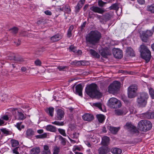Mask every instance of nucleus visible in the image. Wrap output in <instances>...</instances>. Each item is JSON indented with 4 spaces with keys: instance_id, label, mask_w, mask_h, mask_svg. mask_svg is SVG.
<instances>
[{
    "instance_id": "f257e3e1",
    "label": "nucleus",
    "mask_w": 154,
    "mask_h": 154,
    "mask_svg": "<svg viewBox=\"0 0 154 154\" xmlns=\"http://www.w3.org/2000/svg\"><path fill=\"white\" fill-rule=\"evenodd\" d=\"M85 92L92 98H99L102 96V94L99 90L98 86L94 83H92L87 86Z\"/></svg>"
},
{
    "instance_id": "f03ea898",
    "label": "nucleus",
    "mask_w": 154,
    "mask_h": 154,
    "mask_svg": "<svg viewBox=\"0 0 154 154\" xmlns=\"http://www.w3.org/2000/svg\"><path fill=\"white\" fill-rule=\"evenodd\" d=\"M139 51L141 57L146 60V63L148 62L151 57V53L148 48L142 44L139 48Z\"/></svg>"
},
{
    "instance_id": "7ed1b4c3",
    "label": "nucleus",
    "mask_w": 154,
    "mask_h": 154,
    "mask_svg": "<svg viewBox=\"0 0 154 154\" xmlns=\"http://www.w3.org/2000/svg\"><path fill=\"white\" fill-rule=\"evenodd\" d=\"M151 123L149 121L143 120L140 121L138 124V128L141 131H146L150 130L152 127Z\"/></svg>"
},
{
    "instance_id": "20e7f679",
    "label": "nucleus",
    "mask_w": 154,
    "mask_h": 154,
    "mask_svg": "<svg viewBox=\"0 0 154 154\" xmlns=\"http://www.w3.org/2000/svg\"><path fill=\"white\" fill-rule=\"evenodd\" d=\"M149 97V95L147 93L144 92L140 93L137 100L138 105L141 107L145 106Z\"/></svg>"
},
{
    "instance_id": "39448f33",
    "label": "nucleus",
    "mask_w": 154,
    "mask_h": 154,
    "mask_svg": "<svg viewBox=\"0 0 154 154\" xmlns=\"http://www.w3.org/2000/svg\"><path fill=\"white\" fill-rule=\"evenodd\" d=\"M120 87V82L115 81L109 85L108 87V91L110 93L114 94L118 91Z\"/></svg>"
},
{
    "instance_id": "423d86ee",
    "label": "nucleus",
    "mask_w": 154,
    "mask_h": 154,
    "mask_svg": "<svg viewBox=\"0 0 154 154\" xmlns=\"http://www.w3.org/2000/svg\"><path fill=\"white\" fill-rule=\"evenodd\" d=\"M108 106L114 108H119L121 106V103L120 101L114 97L110 98L107 103Z\"/></svg>"
},
{
    "instance_id": "0eeeda50",
    "label": "nucleus",
    "mask_w": 154,
    "mask_h": 154,
    "mask_svg": "<svg viewBox=\"0 0 154 154\" xmlns=\"http://www.w3.org/2000/svg\"><path fill=\"white\" fill-rule=\"evenodd\" d=\"M137 88L136 85H133L128 88V97L129 98H134L136 96Z\"/></svg>"
},
{
    "instance_id": "6e6552de",
    "label": "nucleus",
    "mask_w": 154,
    "mask_h": 154,
    "mask_svg": "<svg viewBox=\"0 0 154 154\" xmlns=\"http://www.w3.org/2000/svg\"><path fill=\"white\" fill-rule=\"evenodd\" d=\"M124 128L132 134H138L139 131L136 127L132 125L131 122H127L124 126Z\"/></svg>"
},
{
    "instance_id": "1a4fd4ad",
    "label": "nucleus",
    "mask_w": 154,
    "mask_h": 154,
    "mask_svg": "<svg viewBox=\"0 0 154 154\" xmlns=\"http://www.w3.org/2000/svg\"><path fill=\"white\" fill-rule=\"evenodd\" d=\"M101 35L97 30L91 31L86 36V38H100Z\"/></svg>"
},
{
    "instance_id": "9d476101",
    "label": "nucleus",
    "mask_w": 154,
    "mask_h": 154,
    "mask_svg": "<svg viewBox=\"0 0 154 154\" xmlns=\"http://www.w3.org/2000/svg\"><path fill=\"white\" fill-rule=\"evenodd\" d=\"M99 52L101 55L103 57H107V56L111 54V50L107 48H102L99 50Z\"/></svg>"
},
{
    "instance_id": "9b49d317",
    "label": "nucleus",
    "mask_w": 154,
    "mask_h": 154,
    "mask_svg": "<svg viewBox=\"0 0 154 154\" xmlns=\"http://www.w3.org/2000/svg\"><path fill=\"white\" fill-rule=\"evenodd\" d=\"M113 54L116 58L121 59L123 57V53L122 50L119 48H114L112 49Z\"/></svg>"
},
{
    "instance_id": "f8f14e48",
    "label": "nucleus",
    "mask_w": 154,
    "mask_h": 154,
    "mask_svg": "<svg viewBox=\"0 0 154 154\" xmlns=\"http://www.w3.org/2000/svg\"><path fill=\"white\" fill-rule=\"evenodd\" d=\"M153 34V32L150 30H147L142 31L140 33V37L141 38H147L150 37Z\"/></svg>"
},
{
    "instance_id": "ddd939ff",
    "label": "nucleus",
    "mask_w": 154,
    "mask_h": 154,
    "mask_svg": "<svg viewBox=\"0 0 154 154\" xmlns=\"http://www.w3.org/2000/svg\"><path fill=\"white\" fill-rule=\"evenodd\" d=\"M90 10L96 13L103 14L104 12V9L103 8H100L97 6H93L91 7Z\"/></svg>"
},
{
    "instance_id": "4468645a",
    "label": "nucleus",
    "mask_w": 154,
    "mask_h": 154,
    "mask_svg": "<svg viewBox=\"0 0 154 154\" xmlns=\"http://www.w3.org/2000/svg\"><path fill=\"white\" fill-rule=\"evenodd\" d=\"M64 111L60 109H58L57 111V115L55 118L57 120H61L64 117Z\"/></svg>"
},
{
    "instance_id": "2eb2a0df",
    "label": "nucleus",
    "mask_w": 154,
    "mask_h": 154,
    "mask_svg": "<svg viewBox=\"0 0 154 154\" xmlns=\"http://www.w3.org/2000/svg\"><path fill=\"white\" fill-rule=\"evenodd\" d=\"M35 131L32 128L27 129L26 131V137L29 139H31L35 135Z\"/></svg>"
},
{
    "instance_id": "dca6fc26",
    "label": "nucleus",
    "mask_w": 154,
    "mask_h": 154,
    "mask_svg": "<svg viewBox=\"0 0 154 154\" xmlns=\"http://www.w3.org/2000/svg\"><path fill=\"white\" fill-rule=\"evenodd\" d=\"M112 17V15L109 13H106L103 15V19H101V23H105Z\"/></svg>"
},
{
    "instance_id": "f3484780",
    "label": "nucleus",
    "mask_w": 154,
    "mask_h": 154,
    "mask_svg": "<svg viewBox=\"0 0 154 154\" xmlns=\"http://www.w3.org/2000/svg\"><path fill=\"white\" fill-rule=\"evenodd\" d=\"M75 93L78 94L79 96L82 97V90L83 88L81 84H79L76 86Z\"/></svg>"
},
{
    "instance_id": "a211bd4d",
    "label": "nucleus",
    "mask_w": 154,
    "mask_h": 154,
    "mask_svg": "<svg viewBox=\"0 0 154 154\" xmlns=\"http://www.w3.org/2000/svg\"><path fill=\"white\" fill-rule=\"evenodd\" d=\"M82 118L85 121L89 122L94 119V116L91 114L86 113L82 116Z\"/></svg>"
},
{
    "instance_id": "6ab92c4d",
    "label": "nucleus",
    "mask_w": 154,
    "mask_h": 154,
    "mask_svg": "<svg viewBox=\"0 0 154 154\" xmlns=\"http://www.w3.org/2000/svg\"><path fill=\"white\" fill-rule=\"evenodd\" d=\"M109 140L110 139L109 137L106 136H104L102 137L101 143L102 145L104 146H107L109 143Z\"/></svg>"
},
{
    "instance_id": "aec40b11",
    "label": "nucleus",
    "mask_w": 154,
    "mask_h": 154,
    "mask_svg": "<svg viewBox=\"0 0 154 154\" xmlns=\"http://www.w3.org/2000/svg\"><path fill=\"white\" fill-rule=\"evenodd\" d=\"M15 118L16 119L18 120H22L25 119V117H24V114L22 112L17 111V113H16Z\"/></svg>"
},
{
    "instance_id": "412c9836",
    "label": "nucleus",
    "mask_w": 154,
    "mask_h": 154,
    "mask_svg": "<svg viewBox=\"0 0 154 154\" xmlns=\"http://www.w3.org/2000/svg\"><path fill=\"white\" fill-rule=\"evenodd\" d=\"M40 152V149L38 147H35L29 151L30 154H38Z\"/></svg>"
},
{
    "instance_id": "4be33fe9",
    "label": "nucleus",
    "mask_w": 154,
    "mask_h": 154,
    "mask_svg": "<svg viewBox=\"0 0 154 154\" xmlns=\"http://www.w3.org/2000/svg\"><path fill=\"white\" fill-rule=\"evenodd\" d=\"M144 117L145 118L150 119L154 118V112H146L143 114Z\"/></svg>"
},
{
    "instance_id": "5701e85b",
    "label": "nucleus",
    "mask_w": 154,
    "mask_h": 154,
    "mask_svg": "<svg viewBox=\"0 0 154 154\" xmlns=\"http://www.w3.org/2000/svg\"><path fill=\"white\" fill-rule=\"evenodd\" d=\"M111 152L113 154H120L122 152V150L120 148L114 147L111 149Z\"/></svg>"
},
{
    "instance_id": "b1692460",
    "label": "nucleus",
    "mask_w": 154,
    "mask_h": 154,
    "mask_svg": "<svg viewBox=\"0 0 154 154\" xmlns=\"http://www.w3.org/2000/svg\"><path fill=\"white\" fill-rule=\"evenodd\" d=\"M125 109H118L115 110V113L116 115L119 116L122 115H125L126 112L125 111Z\"/></svg>"
},
{
    "instance_id": "393cba45",
    "label": "nucleus",
    "mask_w": 154,
    "mask_h": 154,
    "mask_svg": "<svg viewBox=\"0 0 154 154\" xmlns=\"http://www.w3.org/2000/svg\"><path fill=\"white\" fill-rule=\"evenodd\" d=\"M120 127H114L110 126L109 128V130L113 134H116L119 130L120 129Z\"/></svg>"
},
{
    "instance_id": "a878e982",
    "label": "nucleus",
    "mask_w": 154,
    "mask_h": 154,
    "mask_svg": "<svg viewBox=\"0 0 154 154\" xmlns=\"http://www.w3.org/2000/svg\"><path fill=\"white\" fill-rule=\"evenodd\" d=\"M46 130L49 131L55 132L57 131L55 127L51 125H48L46 127Z\"/></svg>"
},
{
    "instance_id": "bb28decb",
    "label": "nucleus",
    "mask_w": 154,
    "mask_h": 154,
    "mask_svg": "<svg viewBox=\"0 0 154 154\" xmlns=\"http://www.w3.org/2000/svg\"><path fill=\"white\" fill-rule=\"evenodd\" d=\"M84 3H82V2H81L80 1L77 4V5L75 7V12L77 13H78L79 10H80L81 8L82 7Z\"/></svg>"
},
{
    "instance_id": "cd10ccee",
    "label": "nucleus",
    "mask_w": 154,
    "mask_h": 154,
    "mask_svg": "<svg viewBox=\"0 0 154 154\" xmlns=\"http://www.w3.org/2000/svg\"><path fill=\"white\" fill-rule=\"evenodd\" d=\"M89 52L92 56L94 57L98 58H100V55L99 54L94 50L90 49Z\"/></svg>"
},
{
    "instance_id": "c85d7f7f",
    "label": "nucleus",
    "mask_w": 154,
    "mask_h": 154,
    "mask_svg": "<svg viewBox=\"0 0 154 154\" xmlns=\"http://www.w3.org/2000/svg\"><path fill=\"white\" fill-rule=\"evenodd\" d=\"M54 109L53 107H50L46 110V112L51 117L54 116Z\"/></svg>"
},
{
    "instance_id": "c756f323",
    "label": "nucleus",
    "mask_w": 154,
    "mask_h": 154,
    "mask_svg": "<svg viewBox=\"0 0 154 154\" xmlns=\"http://www.w3.org/2000/svg\"><path fill=\"white\" fill-rule=\"evenodd\" d=\"M42 152L47 154H51V152L50 150L49 149V146L47 145H45L44 146L43 150Z\"/></svg>"
},
{
    "instance_id": "7c9ffc66",
    "label": "nucleus",
    "mask_w": 154,
    "mask_h": 154,
    "mask_svg": "<svg viewBox=\"0 0 154 154\" xmlns=\"http://www.w3.org/2000/svg\"><path fill=\"white\" fill-rule=\"evenodd\" d=\"M126 52L130 56L134 57L135 56L134 51L133 49L130 47L127 48L126 50Z\"/></svg>"
},
{
    "instance_id": "2f4dec72",
    "label": "nucleus",
    "mask_w": 154,
    "mask_h": 154,
    "mask_svg": "<svg viewBox=\"0 0 154 154\" xmlns=\"http://www.w3.org/2000/svg\"><path fill=\"white\" fill-rule=\"evenodd\" d=\"M45 51L44 48H42L37 49L35 52V54L38 56H39L41 55L42 53Z\"/></svg>"
},
{
    "instance_id": "473e14b6",
    "label": "nucleus",
    "mask_w": 154,
    "mask_h": 154,
    "mask_svg": "<svg viewBox=\"0 0 154 154\" xmlns=\"http://www.w3.org/2000/svg\"><path fill=\"white\" fill-rule=\"evenodd\" d=\"M18 30V28L14 27L11 28L9 29L8 30V31L10 32V33L12 34H15L17 33Z\"/></svg>"
},
{
    "instance_id": "72a5a7b5",
    "label": "nucleus",
    "mask_w": 154,
    "mask_h": 154,
    "mask_svg": "<svg viewBox=\"0 0 154 154\" xmlns=\"http://www.w3.org/2000/svg\"><path fill=\"white\" fill-rule=\"evenodd\" d=\"M22 122H20L17 123L15 126L20 131H21L22 129H23L25 128V126L23 125H22Z\"/></svg>"
},
{
    "instance_id": "f704fd0d",
    "label": "nucleus",
    "mask_w": 154,
    "mask_h": 154,
    "mask_svg": "<svg viewBox=\"0 0 154 154\" xmlns=\"http://www.w3.org/2000/svg\"><path fill=\"white\" fill-rule=\"evenodd\" d=\"M97 117L99 122L100 123H102L105 119L104 116L102 114L97 115Z\"/></svg>"
},
{
    "instance_id": "c9c22d12",
    "label": "nucleus",
    "mask_w": 154,
    "mask_h": 154,
    "mask_svg": "<svg viewBox=\"0 0 154 154\" xmlns=\"http://www.w3.org/2000/svg\"><path fill=\"white\" fill-rule=\"evenodd\" d=\"M11 146L12 147H15L19 144L18 141L16 140L12 139L11 140Z\"/></svg>"
},
{
    "instance_id": "e433bc0d",
    "label": "nucleus",
    "mask_w": 154,
    "mask_h": 154,
    "mask_svg": "<svg viewBox=\"0 0 154 154\" xmlns=\"http://www.w3.org/2000/svg\"><path fill=\"white\" fill-rule=\"evenodd\" d=\"M100 39H86V41L92 44H95L98 42Z\"/></svg>"
},
{
    "instance_id": "4c0bfd02",
    "label": "nucleus",
    "mask_w": 154,
    "mask_h": 154,
    "mask_svg": "<svg viewBox=\"0 0 154 154\" xmlns=\"http://www.w3.org/2000/svg\"><path fill=\"white\" fill-rule=\"evenodd\" d=\"M74 28V26H71L68 30L67 32V37L68 38H70L72 36V31L73 30Z\"/></svg>"
},
{
    "instance_id": "58836bf2",
    "label": "nucleus",
    "mask_w": 154,
    "mask_h": 154,
    "mask_svg": "<svg viewBox=\"0 0 154 154\" xmlns=\"http://www.w3.org/2000/svg\"><path fill=\"white\" fill-rule=\"evenodd\" d=\"M59 140L60 141L61 143L63 146H65L66 145V139L65 138H63L62 136L60 135L59 136Z\"/></svg>"
},
{
    "instance_id": "ea45409f",
    "label": "nucleus",
    "mask_w": 154,
    "mask_h": 154,
    "mask_svg": "<svg viewBox=\"0 0 154 154\" xmlns=\"http://www.w3.org/2000/svg\"><path fill=\"white\" fill-rule=\"evenodd\" d=\"M60 148L57 146H55L53 148V154H58L60 152Z\"/></svg>"
},
{
    "instance_id": "a19ab883",
    "label": "nucleus",
    "mask_w": 154,
    "mask_h": 154,
    "mask_svg": "<svg viewBox=\"0 0 154 154\" xmlns=\"http://www.w3.org/2000/svg\"><path fill=\"white\" fill-rule=\"evenodd\" d=\"M109 8L110 9L112 10H118L119 9V7L117 4L115 3L112 4L111 6H110Z\"/></svg>"
},
{
    "instance_id": "79ce46f5",
    "label": "nucleus",
    "mask_w": 154,
    "mask_h": 154,
    "mask_svg": "<svg viewBox=\"0 0 154 154\" xmlns=\"http://www.w3.org/2000/svg\"><path fill=\"white\" fill-rule=\"evenodd\" d=\"M149 93L152 98L154 99V90L152 88H150L149 89Z\"/></svg>"
},
{
    "instance_id": "37998d69",
    "label": "nucleus",
    "mask_w": 154,
    "mask_h": 154,
    "mask_svg": "<svg viewBox=\"0 0 154 154\" xmlns=\"http://www.w3.org/2000/svg\"><path fill=\"white\" fill-rule=\"evenodd\" d=\"M147 10L151 13H154V4H152L148 7Z\"/></svg>"
},
{
    "instance_id": "c03bdc74",
    "label": "nucleus",
    "mask_w": 154,
    "mask_h": 154,
    "mask_svg": "<svg viewBox=\"0 0 154 154\" xmlns=\"http://www.w3.org/2000/svg\"><path fill=\"white\" fill-rule=\"evenodd\" d=\"M52 123L58 126H63L64 125V123L63 122H59L58 121H55L54 122H52Z\"/></svg>"
},
{
    "instance_id": "a18cd8bd",
    "label": "nucleus",
    "mask_w": 154,
    "mask_h": 154,
    "mask_svg": "<svg viewBox=\"0 0 154 154\" xmlns=\"http://www.w3.org/2000/svg\"><path fill=\"white\" fill-rule=\"evenodd\" d=\"M106 3V2H104L102 0H99L98 2V5L100 7H103Z\"/></svg>"
},
{
    "instance_id": "49530a36",
    "label": "nucleus",
    "mask_w": 154,
    "mask_h": 154,
    "mask_svg": "<svg viewBox=\"0 0 154 154\" xmlns=\"http://www.w3.org/2000/svg\"><path fill=\"white\" fill-rule=\"evenodd\" d=\"M93 105L95 106L98 107L101 110H102V104L100 103H94Z\"/></svg>"
},
{
    "instance_id": "de8ad7c7",
    "label": "nucleus",
    "mask_w": 154,
    "mask_h": 154,
    "mask_svg": "<svg viewBox=\"0 0 154 154\" xmlns=\"http://www.w3.org/2000/svg\"><path fill=\"white\" fill-rule=\"evenodd\" d=\"M58 131L61 135L64 136H66V134L65 130L63 129L59 128L58 129Z\"/></svg>"
},
{
    "instance_id": "09e8293b",
    "label": "nucleus",
    "mask_w": 154,
    "mask_h": 154,
    "mask_svg": "<svg viewBox=\"0 0 154 154\" xmlns=\"http://www.w3.org/2000/svg\"><path fill=\"white\" fill-rule=\"evenodd\" d=\"M69 48L70 50L72 52H73L75 53H76L77 50L76 48V47H74L73 45H71L69 47Z\"/></svg>"
},
{
    "instance_id": "8fccbe9b",
    "label": "nucleus",
    "mask_w": 154,
    "mask_h": 154,
    "mask_svg": "<svg viewBox=\"0 0 154 154\" xmlns=\"http://www.w3.org/2000/svg\"><path fill=\"white\" fill-rule=\"evenodd\" d=\"M11 60H13L15 61H21L22 60V59L20 58H17L14 55L13 56V57L10 59Z\"/></svg>"
},
{
    "instance_id": "3c124183",
    "label": "nucleus",
    "mask_w": 154,
    "mask_h": 154,
    "mask_svg": "<svg viewBox=\"0 0 154 154\" xmlns=\"http://www.w3.org/2000/svg\"><path fill=\"white\" fill-rule=\"evenodd\" d=\"M79 136V134L76 132H74L72 135L71 137L73 139H77Z\"/></svg>"
},
{
    "instance_id": "603ef678",
    "label": "nucleus",
    "mask_w": 154,
    "mask_h": 154,
    "mask_svg": "<svg viewBox=\"0 0 154 154\" xmlns=\"http://www.w3.org/2000/svg\"><path fill=\"white\" fill-rule=\"evenodd\" d=\"M64 12L66 13H69L71 12L69 6H66L64 7Z\"/></svg>"
},
{
    "instance_id": "864d4df0",
    "label": "nucleus",
    "mask_w": 154,
    "mask_h": 154,
    "mask_svg": "<svg viewBox=\"0 0 154 154\" xmlns=\"http://www.w3.org/2000/svg\"><path fill=\"white\" fill-rule=\"evenodd\" d=\"M35 64L36 66H41L42 64V62L39 59H37L35 61Z\"/></svg>"
},
{
    "instance_id": "5fc2aeb1",
    "label": "nucleus",
    "mask_w": 154,
    "mask_h": 154,
    "mask_svg": "<svg viewBox=\"0 0 154 154\" xmlns=\"http://www.w3.org/2000/svg\"><path fill=\"white\" fill-rule=\"evenodd\" d=\"M20 149V148L19 147H16L13 150V153L16 154H19L18 151Z\"/></svg>"
},
{
    "instance_id": "6e6d98bb",
    "label": "nucleus",
    "mask_w": 154,
    "mask_h": 154,
    "mask_svg": "<svg viewBox=\"0 0 154 154\" xmlns=\"http://www.w3.org/2000/svg\"><path fill=\"white\" fill-rule=\"evenodd\" d=\"M1 130L4 134H5L6 135L9 134V131L5 128L1 129Z\"/></svg>"
},
{
    "instance_id": "4d7b16f0",
    "label": "nucleus",
    "mask_w": 154,
    "mask_h": 154,
    "mask_svg": "<svg viewBox=\"0 0 154 154\" xmlns=\"http://www.w3.org/2000/svg\"><path fill=\"white\" fill-rule=\"evenodd\" d=\"M20 39H15L14 43L17 46L19 45L20 44Z\"/></svg>"
},
{
    "instance_id": "13d9d810",
    "label": "nucleus",
    "mask_w": 154,
    "mask_h": 154,
    "mask_svg": "<svg viewBox=\"0 0 154 154\" xmlns=\"http://www.w3.org/2000/svg\"><path fill=\"white\" fill-rule=\"evenodd\" d=\"M66 68V66H59L57 69L60 71H63Z\"/></svg>"
},
{
    "instance_id": "bf43d9fd",
    "label": "nucleus",
    "mask_w": 154,
    "mask_h": 154,
    "mask_svg": "<svg viewBox=\"0 0 154 154\" xmlns=\"http://www.w3.org/2000/svg\"><path fill=\"white\" fill-rule=\"evenodd\" d=\"M62 38V36L61 35L57 34L54 35H53L51 37V38Z\"/></svg>"
},
{
    "instance_id": "052dcab7",
    "label": "nucleus",
    "mask_w": 154,
    "mask_h": 154,
    "mask_svg": "<svg viewBox=\"0 0 154 154\" xmlns=\"http://www.w3.org/2000/svg\"><path fill=\"white\" fill-rule=\"evenodd\" d=\"M46 137V135L43 134L41 135H37L35 137L37 138H41L43 137Z\"/></svg>"
},
{
    "instance_id": "680f3d73",
    "label": "nucleus",
    "mask_w": 154,
    "mask_h": 154,
    "mask_svg": "<svg viewBox=\"0 0 154 154\" xmlns=\"http://www.w3.org/2000/svg\"><path fill=\"white\" fill-rule=\"evenodd\" d=\"M1 118L3 120L5 121H7L8 119V117L7 115H4Z\"/></svg>"
},
{
    "instance_id": "e2e57ef3",
    "label": "nucleus",
    "mask_w": 154,
    "mask_h": 154,
    "mask_svg": "<svg viewBox=\"0 0 154 154\" xmlns=\"http://www.w3.org/2000/svg\"><path fill=\"white\" fill-rule=\"evenodd\" d=\"M87 23L86 21L84 22L81 25V31L85 27L86 24Z\"/></svg>"
},
{
    "instance_id": "0e129e2a",
    "label": "nucleus",
    "mask_w": 154,
    "mask_h": 154,
    "mask_svg": "<svg viewBox=\"0 0 154 154\" xmlns=\"http://www.w3.org/2000/svg\"><path fill=\"white\" fill-rule=\"evenodd\" d=\"M78 61L75 60L71 62V64L72 65L77 66Z\"/></svg>"
},
{
    "instance_id": "69168bd1",
    "label": "nucleus",
    "mask_w": 154,
    "mask_h": 154,
    "mask_svg": "<svg viewBox=\"0 0 154 154\" xmlns=\"http://www.w3.org/2000/svg\"><path fill=\"white\" fill-rule=\"evenodd\" d=\"M138 3L141 5L145 3L144 0H137Z\"/></svg>"
},
{
    "instance_id": "338daca9",
    "label": "nucleus",
    "mask_w": 154,
    "mask_h": 154,
    "mask_svg": "<svg viewBox=\"0 0 154 154\" xmlns=\"http://www.w3.org/2000/svg\"><path fill=\"white\" fill-rule=\"evenodd\" d=\"M45 14L48 15H51L52 14L51 12L48 10H47L45 11Z\"/></svg>"
},
{
    "instance_id": "774afa93",
    "label": "nucleus",
    "mask_w": 154,
    "mask_h": 154,
    "mask_svg": "<svg viewBox=\"0 0 154 154\" xmlns=\"http://www.w3.org/2000/svg\"><path fill=\"white\" fill-rule=\"evenodd\" d=\"M81 65L82 66H85L86 65V64L87 63V62L85 61L82 60V61H81Z\"/></svg>"
}]
</instances>
